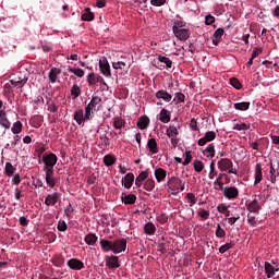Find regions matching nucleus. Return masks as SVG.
Wrapping results in <instances>:
<instances>
[{
    "mask_svg": "<svg viewBox=\"0 0 279 279\" xmlns=\"http://www.w3.org/2000/svg\"><path fill=\"white\" fill-rule=\"evenodd\" d=\"M157 59L159 60V62H162L163 64H166L168 69H171V66H173V62L171 61V59L165 56L158 54Z\"/></svg>",
    "mask_w": 279,
    "mask_h": 279,
    "instance_id": "nucleus-40",
    "label": "nucleus"
},
{
    "mask_svg": "<svg viewBox=\"0 0 279 279\" xmlns=\"http://www.w3.org/2000/svg\"><path fill=\"white\" fill-rule=\"evenodd\" d=\"M135 203H136V195L129 194V195L122 196V204L132 205V204H135Z\"/></svg>",
    "mask_w": 279,
    "mask_h": 279,
    "instance_id": "nucleus-35",
    "label": "nucleus"
},
{
    "mask_svg": "<svg viewBox=\"0 0 279 279\" xmlns=\"http://www.w3.org/2000/svg\"><path fill=\"white\" fill-rule=\"evenodd\" d=\"M138 180H141L142 182H145L146 180L149 179V171L144 170L142 171L137 177Z\"/></svg>",
    "mask_w": 279,
    "mask_h": 279,
    "instance_id": "nucleus-54",
    "label": "nucleus"
},
{
    "mask_svg": "<svg viewBox=\"0 0 279 279\" xmlns=\"http://www.w3.org/2000/svg\"><path fill=\"white\" fill-rule=\"evenodd\" d=\"M10 84L14 86L15 88H23L27 84V76L23 77H13L10 80Z\"/></svg>",
    "mask_w": 279,
    "mask_h": 279,
    "instance_id": "nucleus-17",
    "label": "nucleus"
},
{
    "mask_svg": "<svg viewBox=\"0 0 279 279\" xmlns=\"http://www.w3.org/2000/svg\"><path fill=\"white\" fill-rule=\"evenodd\" d=\"M223 195L227 199H236L239 197V189L234 186H227L223 190Z\"/></svg>",
    "mask_w": 279,
    "mask_h": 279,
    "instance_id": "nucleus-12",
    "label": "nucleus"
},
{
    "mask_svg": "<svg viewBox=\"0 0 279 279\" xmlns=\"http://www.w3.org/2000/svg\"><path fill=\"white\" fill-rule=\"evenodd\" d=\"M87 83L89 86H95V84H105L104 77L99 74L89 73L87 75Z\"/></svg>",
    "mask_w": 279,
    "mask_h": 279,
    "instance_id": "nucleus-13",
    "label": "nucleus"
},
{
    "mask_svg": "<svg viewBox=\"0 0 279 279\" xmlns=\"http://www.w3.org/2000/svg\"><path fill=\"white\" fill-rule=\"evenodd\" d=\"M232 247H234V243L229 242V243H226L222 246H220L219 252H220V254H226V252H228V250H232Z\"/></svg>",
    "mask_w": 279,
    "mask_h": 279,
    "instance_id": "nucleus-49",
    "label": "nucleus"
},
{
    "mask_svg": "<svg viewBox=\"0 0 279 279\" xmlns=\"http://www.w3.org/2000/svg\"><path fill=\"white\" fill-rule=\"evenodd\" d=\"M165 3H167V0H150V5L155 8H160V5H165Z\"/></svg>",
    "mask_w": 279,
    "mask_h": 279,
    "instance_id": "nucleus-61",
    "label": "nucleus"
},
{
    "mask_svg": "<svg viewBox=\"0 0 279 279\" xmlns=\"http://www.w3.org/2000/svg\"><path fill=\"white\" fill-rule=\"evenodd\" d=\"M144 232L146 234H149V235L155 234L156 233V226L151 222L146 223L145 227H144Z\"/></svg>",
    "mask_w": 279,
    "mask_h": 279,
    "instance_id": "nucleus-42",
    "label": "nucleus"
},
{
    "mask_svg": "<svg viewBox=\"0 0 279 279\" xmlns=\"http://www.w3.org/2000/svg\"><path fill=\"white\" fill-rule=\"evenodd\" d=\"M193 160V156L191 155V151H186L185 153V158L183 161L184 167H186V165H191V161Z\"/></svg>",
    "mask_w": 279,
    "mask_h": 279,
    "instance_id": "nucleus-60",
    "label": "nucleus"
},
{
    "mask_svg": "<svg viewBox=\"0 0 279 279\" xmlns=\"http://www.w3.org/2000/svg\"><path fill=\"white\" fill-rule=\"evenodd\" d=\"M186 199H187L190 206H195V204H197V197H195V194H193V193H187Z\"/></svg>",
    "mask_w": 279,
    "mask_h": 279,
    "instance_id": "nucleus-50",
    "label": "nucleus"
},
{
    "mask_svg": "<svg viewBox=\"0 0 279 279\" xmlns=\"http://www.w3.org/2000/svg\"><path fill=\"white\" fill-rule=\"evenodd\" d=\"M155 97L157 99H162L163 101H166V104H169V101H171V99H173V96L165 89H160V90L156 92Z\"/></svg>",
    "mask_w": 279,
    "mask_h": 279,
    "instance_id": "nucleus-18",
    "label": "nucleus"
},
{
    "mask_svg": "<svg viewBox=\"0 0 279 279\" xmlns=\"http://www.w3.org/2000/svg\"><path fill=\"white\" fill-rule=\"evenodd\" d=\"M203 156H205V158H215V144H209L206 146V148L202 151Z\"/></svg>",
    "mask_w": 279,
    "mask_h": 279,
    "instance_id": "nucleus-25",
    "label": "nucleus"
},
{
    "mask_svg": "<svg viewBox=\"0 0 279 279\" xmlns=\"http://www.w3.org/2000/svg\"><path fill=\"white\" fill-rule=\"evenodd\" d=\"M85 243L87 245H95L97 243V235L95 233H89L85 236Z\"/></svg>",
    "mask_w": 279,
    "mask_h": 279,
    "instance_id": "nucleus-41",
    "label": "nucleus"
},
{
    "mask_svg": "<svg viewBox=\"0 0 279 279\" xmlns=\"http://www.w3.org/2000/svg\"><path fill=\"white\" fill-rule=\"evenodd\" d=\"M166 136L170 138V143L172 147H178V143H180V125H169L166 130Z\"/></svg>",
    "mask_w": 279,
    "mask_h": 279,
    "instance_id": "nucleus-5",
    "label": "nucleus"
},
{
    "mask_svg": "<svg viewBox=\"0 0 279 279\" xmlns=\"http://www.w3.org/2000/svg\"><path fill=\"white\" fill-rule=\"evenodd\" d=\"M60 73H62V70L58 68H52L50 70V72L48 73V77L51 84H56V82H58V75H60Z\"/></svg>",
    "mask_w": 279,
    "mask_h": 279,
    "instance_id": "nucleus-26",
    "label": "nucleus"
},
{
    "mask_svg": "<svg viewBox=\"0 0 279 279\" xmlns=\"http://www.w3.org/2000/svg\"><path fill=\"white\" fill-rule=\"evenodd\" d=\"M233 130H238V132L250 130V124H247V123L235 124L233 126Z\"/></svg>",
    "mask_w": 279,
    "mask_h": 279,
    "instance_id": "nucleus-52",
    "label": "nucleus"
},
{
    "mask_svg": "<svg viewBox=\"0 0 279 279\" xmlns=\"http://www.w3.org/2000/svg\"><path fill=\"white\" fill-rule=\"evenodd\" d=\"M99 69H100V73L105 75V77L112 76V72L110 71V63H108V58L101 57L99 59Z\"/></svg>",
    "mask_w": 279,
    "mask_h": 279,
    "instance_id": "nucleus-8",
    "label": "nucleus"
},
{
    "mask_svg": "<svg viewBox=\"0 0 279 279\" xmlns=\"http://www.w3.org/2000/svg\"><path fill=\"white\" fill-rule=\"evenodd\" d=\"M172 32L179 40H189V29L184 28V22H175L172 26Z\"/></svg>",
    "mask_w": 279,
    "mask_h": 279,
    "instance_id": "nucleus-4",
    "label": "nucleus"
},
{
    "mask_svg": "<svg viewBox=\"0 0 279 279\" xmlns=\"http://www.w3.org/2000/svg\"><path fill=\"white\" fill-rule=\"evenodd\" d=\"M124 125L125 121L122 118L118 117L113 119V128L116 130H121V128H124Z\"/></svg>",
    "mask_w": 279,
    "mask_h": 279,
    "instance_id": "nucleus-44",
    "label": "nucleus"
},
{
    "mask_svg": "<svg viewBox=\"0 0 279 279\" xmlns=\"http://www.w3.org/2000/svg\"><path fill=\"white\" fill-rule=\"evenodd\" d=\"M69 73H73L76 77H84L85 72L80 68H68Z\"/></svg>",
    "mask_w": 279,
    "mask_h": 279,
    "instance_id": "nucleus-39",
    "label": "nucleus"
},
{
    "mask_svg": "<svg viewBox=\"0 0 279 279\" xmlns=\"http://www.w3.org/2000/svg\"><path fill=\"white\" fill-rule=\"evenodd\" d=\"M46 173V184L50 187L53 189V186H56V184H58V179L56 178V175L53 174V169H49L47 168L46 170H44Z\"/></svg>",
    "mask_w": 279,
    "mask_h": 279,
    "instance_id": "nucleus-10",
    "label": "nucleus"
},
{
    "mask_svg": "<svg viewBox=\"0 0 279 279\" xmlns=\"http://www.w3.org/2000/svg\"><path fill=\"white\" fill-rule=\"evenodd\" d=\"M217 167L221 173L239 175V169L234 168V162H232V159L230 158H221L217 162Z\"/></svg>",
    "mask_w": 279,
    "mask_h": 279,
    "instance_id": "nucleus-3",
    "label": "nucleus"
},
{
    "mask_svg": "<svg viewBox=\"0 0 279 279\" xmlns=\"http://www.w3.org/2000/svg\"><path fill=\"white\" fill-rule=\"evenodd\" d=\"M31 125L33 128H40L43 125V122L40 121V118L36 117L32 119Z\"/></svg>",
    "mask_w": 279,
    "mask_h": 279,
    "instance_id": "nucleus-58",
    "label": "nucleus"
},
{
    "mask_svg": "<svg viewBox=\"0 0 279 279\" xmlns=\"http://www.w3.org/2000/svg\"><path fill=\"white\" fill-rule=\"evenodd\" d=\"M279 269L274 267L270 263H265V271L267 274V278H272V276H275L276 271H278Z\"/></svg>",
    "mask_w": 279,
    "mask_h": 279,
    "instance_id": "nucleus-33",
    "label": "nucleus"
},
{
    "mask_svg": "<svg viewBox=\"0 0 279 279\" xmlns=\"http://www.w3.org/2000/svg\"><path fill=\"white\" fill-rule=\"evenodd\" d=\"M11 131L13 134H21L23 132V123L21 121L14 122Z\"/></svg>",
    "mask_w": 279,
    "mask_h": 279,
    "instance_id": "nucleus-37",
    "label": "nucleus"
},
{
    "mask_svg": "<svg viewBox=\"0 0 279 279\" xmlns=\"http://www.w3.org/2000/svg\"><path fill=\"white\" fill-rule=\"evenodd\" d=\"M0 125L4 128V130H10L12 128V123L8 119V113L5 111H0Z\"/></svg>",
    "mask_w": 279,
    "mask_h": 279,
    "instance_id": "nucleus-20",
    "label": "nucleus"
},
{
    "mask_svg": "<svg viewBox=\"0 0 279 279\" xmlns=\"http://www.w3.org/2000/svg\"><path fill=\"white\" fill-rule=\"evenodd\" d=\"M255 181L254 184H260L263 182V166L260 163H256L255 166Z\"/></svg>",
    "mask_w": 279,
    "mask_h": 279,
    "instance_id": "nucleus-22",
    "label": "nucleus"
},
{
    "mask_svg": "<svg viewBox=\"0 0 279 279\" xmlns=\"http://www.w3.org/2000/svg\"><path fill=\"white\" fill-rule=\"evenodd\" d=\"M233 107L235 110H241L242 112H245V110H250V101L235 102Z\"/></svg>",
    "mask_w": 279,
    "mask_h": 279,
    "instance_id": "nucleus-34",
    "label": "nucleus"
},
{
    "mask_svg": "<svg viewBox=\"0 0 279 279\" xmlns=\"http://www.w3.org/2000/svg\"><path fill=\"white\" fill-rule=\"evenodd\" d=\"M81 19L87 22L95 21V13L90 12V8H85Z\"/></svg>",
    "mask_w": 279,
    "mask_h": 279,
    "instance_id": "nucleus-31",
    "label": "nucleus"
},
{
    "mask_svg": "<svg viewBox=\"0 0 279 279\" xmlns=\"http://www.w3.org/2000/svg\"><path fill=\"white\" fill-rule=\"evenodd\" d=\"M225 31L223 28H218L215 31L214 35H213V45L215 47H217V45H219V43H221V38L223 37Z\"/></svg>",
    "mask_w": 279,
    "mask_h": 279,
    "instance_id": "nucleus-24",
    "label": "nucleus"
},
{
    "mask_svg": "<svg viewBox=\"0 0 279 279\" xmlns=\"http://www.w3.org/2000/svg\"><path fill=\"white\" fill-rule=\"evenodd\" d=\"M194 171L202 173L204 171V161L196 159L193 161Z\"/></svg>",
    "mask_w": 279,
    "mask_h": 279,
    "instance_id": "nucleus-38",
    "label": "nucleus"
},
{
    "mask_svg": "<svg viewBox=\"0 0 279 279\" xmlns=\"http://www.w3.org/2000/svg\"><path fill=\"white\" fill-rule=\"evenodd\" d=\"M230 84L236 90H241V88H243V85L241 84V81H239V78H236V77H231L230 78Z\"/></svg>",
    "mask_w": 279,
    "mask_h": 279,
    "instance_id": "nucleus-46",
    "label": "nucleus"
},
{
    "mask_svg": "<svg viewBox=\"0 0 279 279\" xmlns=\"http://www.w3.org/2000/svg\"><path fill=\"white\" fill-rule=\"evenodd\" d=\"M157 221L158 223H160L161 226H165V223H167V221H169V217L167 216V214H160L157 217Z\"/></svg>",
    "mask_w": 279,
    "mask_h": 279,
    "instance_id": "nucleus-53",
    "label": "nucleus"
},
{
    "mask_svg": "<svg viewBox=\"0 0 279 279\" xmlns=\"http://www.w3.org/2000/svg\"><path fill=\"white\" fill-rule=\"evenodd\" d=\"M221 178H223V174H220L214 182V187L216 191L223 190V182H221Z\"/></svg>",
    "mask_w": 279,
    "mask_h": 279,
    "instance_id": "nucleus-47",
    "label": "nucleus"
},
{
    "mask_svg": "<svg viewBox=\"0 0 279 279\" xmlns=\"http://www.w3.org/2000/svg\"><path fill=\"white\" fill-rule=\"evenodd\" d=\"M217 138V133L215 131H208L205 133L204 137L199 138L197 145L204 147L207 143H213Z\"/></svg>",
    "mask_w": 279,
    "mask_h": 279,
    "instance_id": "nucleus-9",
    "label": "nucleus"
},
{
    "mask_svg": "<svg viewBox=\"0 0 279 279\" xmlns=\"http://www.w3.org/2000/svg\"><path fill=\"white\" fill-rule=\"evenodd\" d=\"M217 168H215V161H211L209 165V173L208 178L209 180H213L214 178H217Z\"/></svg>",
    "mask_w": 279,
    "mask_h": 279,
    "instance_id": "nucleus-45",
    "label": "nucleus"
},
{
    "mask_svg": "<svg viewBox=\"0 0 279 279\" xmlns=\"http://www.w3.org/2000/svg\"><path fill=\"white\" fill-rule=\"evenodd\" d=\"M246 208L251 213H258V210L263 208V204H260V197H255L252 202L247 204Z\"/></svg>",
    "mask_w": 279,
    "mask_h": 279,
    "instance_id": "nucleus-14",
    "label": "nucleus"
},
{
    "mask_svg": "<svg viewBox=\"0 0 279 279\" xmlns=\"http://www.w3.org/2000/svg\"><path fill=\"white\" fill-rule=\"evenodd\" d=\"M112 245H113L112 241H109L106 239L100 240V247L102 252H112Z\"/></svg>",
    "mask_w": 279,
    "mask_h": 279,
    "instance_id": "nucleus-29",
    "label": "nucleus"
},
{
    "mask_svg": "<svg viewBox=\"0 0 279 279\" xmlns=\"http://www.w3.org/2000/svg\"><path fill=\"white\" fill-rule=\"evenodd\" d=\"M143 189H144V191L151 193V191H154V189H156V181L151 178L146 179L144 181Z\"/></svg>",
    "mask_w": 279,
    "mask_h": 279,
    "instance_id": "nucleus-27",
    "label": "nucleus"
},
{
    "mask_svg": "<svg viewBox=\"0 0 279 279\" xmlns=\"http://www.w3.org/2000/svg\"><path fill=\"white\" fill-rule=\"evenodd\" d=\"M228 208H229V207L226 206V204H220V205L217 206V210H218V213H220L221 215H223L225 213H227Z\"/></svg>",
    "mask_w": 279,
    "mask_h": 279,
    "instance_id": "nucleus-63",
    "label": "nucleus"
},
{
    "mask_svg": "<svg viewBox=\"0 0 279 279\" xmlns=\"http://www.w3.org/2000/svg\"><path fill=\"white\" fill-rule=\"evenodd\" d=\"M133 184H134V173L129 172L122 179V186H124V189H132Z\"/></svg>",
    "mask_w": 279,
    "mask_h": 279,
    "instance_id": "nucleus-19",
    "label": "nucleus"
},
{
    "mask_svg": "<svg viewBox=\"0 0 279 279\" xmlns=\"http://www.w3.org/2000/svg\"><path fill=\"white\" fill-rule=\"evenodd\" d=\"M198 217H201V219H203L204 221H206V219H209L210 217V211L206 210V209H199L197 211Z\"/></svg>",
    "mask_w": 279,
    "mask_h": 279,
    "instance_id": "nucleus-48",
    "label": "nucleus"
},
{
    "mask_svg": "<svg viewBox=\"0 0 279 279\" xmlns=\"http://www.w3.org/2000/svg\"><path fill=\"white\" fill-rule=\"evenodd\" d=\"M112 68L116 70H123L125 69V62L123 61L113 62Z\"/></svg>",
    "mask_w": 279,
    "mask_h": 279,
    "instance_id": "nucleus-59",
    "label": "nucleus"
},
{
    "mask_svg": "<svg viewBox=\"0 0 279 279\" xmlns=\"http://www.w3.org/2000/svg\"><path fill=\"white\" fill-rule=\"evenodd\" d=\"M101 104V97L94 96L90 102L84 109H78L74 111L73 119L77 123V125H84L86 121H90L93 119V113L97 111V106Z\"/></svg>",
    "mask_w": 279,
    "mask_h": 279,
    "instance_id": "nucleus-1",
    "label": "nucleus"
},
{
    "mask_svg": "<svg viewBox=\"0 0 279 279\" xmlns=\"http://www.w3.org/2000/svg\"><path fill=\"white\" fill-rule=\"evenodd\" d=\"M190 129L193 132H197V130H199V125L197 124V120L195 118H192L190 121Z\"/></svg>",
    "mask_w": 279,
    "mask_h": 279,
    "instance_id": "nucleus-55",
    "label": "nucleus"
},
{
    "mask_svg": "<svg viewBox=\"0 0 279 279\" xmlns=\"http://www.w3.org/2000/svg\"><path fill=\"white\" fill-rule=\"evenodd\" d=\"M155 180L160 184V182H165L167 180V170L165 168H157L154 172Z\"/></svg>",
    "mask_w": 279,
    "mask_h": 279,
    "instance_id": "nucleus-16",
    "label": "nucleus"
},
{
    "mask_svg": "<svg viewBox=\"0 0 279 279\" xmlns=\"http://www.w3.org/2000/svg\"><path fill=\"white\" fill-rule=\"evenodd\" d=\"M216 236L217 239H223V236H226V230H223L219 223L217 225Z\"/></svg>",
    "mask_w": 279,
    "mask_h": 279,
    "instance_id": "nucleus-51",
    "label": "nucleus"
},
{
    "mask_svg": "<svg viewBox=\"0 0 279 279\" xmlns=\"http://www.w3.org/2000/svg\"><path fill=\"white\" fill-rule=\"evenodd\" d=\"M260 53H263L262 47L254 48L253 52L251 54L252 60H254L255 58H258V56H260Z\"/></svg>",
    "mask_w": 279,
    "mask_h": 279,
    "instance_id": "nucleus-57",
    "label": "nucleus"
},
{
    "mask_svg": "<svg viewBox=\"0 0 279 279\" xmlns=\"http://www.w3.org/2000/svg\"><path fill=\"white\" fill-rule=\"evenodd\" d=\"M58 199H60V194L52 193L46 197L45 204L46 206H56V204H58Z\"/></svg>",
    "mask_w": 279,
    "mask_h": 279,
    "instance_id": "nucleus-21",
    "label": "nucleus"
},
{
    "mask_svg": "<svg viewBox=\"0 0 279 279\" xmlns=\"http://www.w3.org/2000/svg\"><path fill=\"white\" fill-rule=\"evenodd\" d=\"M137 128L140 130H147L149 128V118L147 116H142L137 121Z\"/></svg>",
    "mask_w": 279,
    "mask_h": 279,
    "instance_id": "nucleus-28",
    "label": "nucleus"
},
{
    "mask_svg": "<svg viewBox=\"0 0 279 279\" xmlns=\"http://www.w3.org/2000/svg\"><path fill=\"white\" fill-rule=\"evenodd\" d=\"M43 162L45 165L44 170L53 169V167H56V165L58 163V156H56V154L53 153L44 155Z\"/></svg>",
    "mask_w": 279,
    "mask_h": 279,
    "instance_id": "nucleus-6",
    "label": "nucleus"
},
{
    "mask_svg": "<svg viewBox=\"0 0 279 279\" xmlns=\"http://www.w3.org/2000/svg\"><path fill=\"white\" fill-rule=\"evenodd\" d=\"M15 171H16V168H14V166H12L11 162L5 163L4 173L5 175H8V178H12Z\"/></svg>",
    "mask_w": 279,
    "mask_h": 279,
    "instance_id": "nucleus-36",
    "label": "nucleus"
},
{
    "mask_svg": "<svg viewBox=\"0 0 279 279\" xmlns=\"http://www.w3.org/2000/svg\"><path fill=\"white\" fill-rule=\"evenodd\" d=\"M166 189L167 193H170L171 195H178L179 193H182L184 189H186V182L180 177H169L166 182Z\"/></svg>",
    "mask_w": 279,
    "mask_h": 279,
    "instance_id": "nucleus-2",
    "label": "nucleus"
},
{
    "mask_svg": "<svg viewBox=\"0 0 279 279\" xmlns=\"http://www.w3.org/2000/svg\"><path fill=\"white\" fill-rule=\"evenodd\" d=\"M71 95H72L73 99H77V97H80V95H82V88H80V86H77V84H74L71 88Z\"/></svg>",
    "mask_w": 279,
    "mask_h": 279,
    "instance_id": "nucleus-43",
    "label": "nucleus"
},
{
    "mask_svg": "<svg viewBox=\"0 0 279 279\" xmlns=\"http://www.w3.org/2000/svg\"><path fill=\"white\" fill-rule=\"evenodd\" d=\"M57 228H58L59 232H66V228H68L66 221L59 220Z\"/></svg>",
    "mask_w": 279,
    "mask_h": 279,
    "instance_id": "nucleus-56",
    "label": "nucleus"
},
{
    "mask_svg": "<svg viewBox=\"0 0 279 279\" xmlns=\"http://www.w3.org/2000/svg\"><path fill=\"white\" fill-rule=\"evenodd\" d=\"M68 267L74 271H81V269H84V264L77 258H71L68 260Z\"/></svg>",
    "mask_w": 279,
    "mask_h": 279,
    "instance_id": "nucleus-15",
    "label": "nucleus"
},
{
    "mask_svg": "<svg viewBox=\"0 0 279 279\" xmlns=\"http://www.w3.org/2000/svg\"><path fill=\"white\" fill-rule=\"evenodd\" d=\"M213 23H215V16H213V15H207V16L205 17V24H206V25H213Z\"/></svg>",
    "mask_w": 279,
    "mask_h": 279,
    "instance_id": "nucleus-64",
    "label": "nucleus"
},
{
    "mask_svg": "<svg viewBox=\"0 0 279 279\" xmlns=\"http://www.w3.org/2000/svg\"><path fill=\"white\" fill-rule=\"evenodd\" d=\"M126 248H128V240L125 238L118 239L113 242L112 253L121 254L122 252H125Z\"/></svg>",
    "mask_w": 279,
    "mask_h": 279,
    "instance_id": "nucleus-7",
    "label": "nucleus"
},
{
    "mask_svg": "<svg viewBox=\"0 0 279 279\" xmlns=\"http://www.w3.org/2000/svg\"><path fill=\"white\" fill-rule=\"evenodd\" d=\"M105 262L108 269H119V267H121V264L119 263V257L114 255L106 256Z\"/></svg>",
    "mask_w": 279,
    "mask_h": 279,
    "instance_id": "nucleus-11",
    "label": "nucleus"
},
{
    "mask_svg": "<svg viewBox=\"0 0 279 279\" xmlns=\"http://www.w3.org/2000/svg\"><path fill=\"white\" fill-rule=\"evenodd\" d=\"M239 219H241V216H239V215L228 218L229 226H234V223H236V221H239Z\"/></svg>",
    "mask_w": 279,
    "mask_h": 279,
    "instance_id": "nucleus-62",
    "label": "nucleus"
},
{
    "mask_svg": "<svg viewBox=\"0 0 279 279\" xmlns=\"http://www.w3.org/2000/svg\"><path fill=\"white\" fill-rule=\"evenodd\" d=\"M102 162L106 167H112L117 162V157L112 154L106 155L102 159Z\"/></svg>",
    "mask_w": 279,
    "mask_h": 279,
    "instance_id": "nucleus-32",
    "label": "nucleus"
},
{
    "mask_svg": "<svg viewBox=\"0 0 279 279\" xmlns=\"http://www.w3.org/2000/svg\"><path fill=\"white\" fill-rule=\"evenodd\" d=\"M147 148L153 155L158 154V151H160V149L158 148V142H156V138L154 137L148 140Z\"/></svg>",
    "mask_w": 279,
    "mask_h": 279,
    "instance_id": "nucleus-23",
    "label": "nucleus"
},
{
    "mask_svg": "<svg viewBox=\"0 0 279 279\" xmlns=\"http://www.w3.org/2000/svg\"><path fill=\"white\" fill-rule=\"evenodd\" d=\"M159 121H161V123H169V121H171V113L167 109H161Z\"/></svg>",
    "mask_w": 279,
    "mask_h": 279,
    "instance_id": "nucleus-30",
    "label": "nucleus"
}]
</instances>
